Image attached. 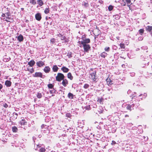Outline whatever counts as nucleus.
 I'll return each mask as SVG.
<instances>
[{
    "label": "nucleus",
    "instance_id": "17",
    "mask_svg": "<svg viewBox=\"0 0 152 152\" xmlns=\"http://www.w3.org/2000/svg\"><path fill=\"white\" fill-rule=\"evenodd\" d=\"M152 30V26H147L146 27V30L149 32H151Z\"/></svg>",
    "mask_w": 152,
    "mask_h": 152
},
{
    "label": "nucleus",
    "instance_id": "47",
    "mask_svg": "<svg viewBox=\"0 0 152 152\" xmlns=\"http://www.w3.org/2000/svg\"><path fill=\"white\" fill-rule=\"evenodd\" d=\"M5 16H6L5 13V14L3 13V14L1 15V16L2 17H4V18H3V19H5Z\"/></svg>",
    "mask_w": 152,
    "mask_h": 152
},
{
    "label": "nucleus",
    "instance_id": "45",
    "mask_svg": "<svg viewBox=\"0 0 152 152\" xmlns=\"http://www.w3.org/2000/svg\"><path fill=\"white\" fill-rule=\"evenodd\" d=\"M37 148L35 149V150H36V151L37 150H38V149L39 148L41 147V146L40 145H38H38H37Z\"/></svg>",
    "mask_w": 152,
    "mask_h": 152
},
{
    "label": "nucleus",
    "instance_id": "37",
    "mask_svg": "<svg viewBox=\"0 0 152 152\" xmlns=\"http://www.w3.org/2000/svg\"><path fill=\"white\" fill-rule=\"evenodd\" d=\"M113 9V6L110 5L108 7V10L109 11H112Z\"/></svg>",
    "mask_w": 152,
    "mask_h": 152
},
{
    "label": "nucleus",
    "instance_id": "40",
    "mask_svg": "<svg viewBox=\"0 0 152 152\" xmlns=\"http://www.w3.org/2000/svg\"><path fill=\"white\" fill-rule=\"evenodd\" d=\"M107 83H108L109 84H110V85L112 84V82H111V80H110V79H107Z\"/></svg>",
    "mask_w": 152,
    "mask_h": 152
},
{
    "label": "nucleus",
    "instance_id": "54",
    "mask_svg": "<svg viewBox=\"0 0 152 152\" xmlns=\"http://www.w3.org/2000/svg\"><path fill=\"white\" fill-rule=\"evenodd\" d=\"M89 107V109H88V110H90V106H87V107Z\"/></svg>",
    "mask_w": 152,
    "mask_h": 152
},
{
    "label": "nucleus",
    "instance_id": "11",
    "mask_svg": "<svg viewBox=\"0 0 152 152\" xmlns=\"http://www.w3.org/2000/svg\"><path fill=\"white\" fill-rule=\"evenodd\" d=\"M61 69L62 71L64 72V73H67L68 72L69 70V69L64 66L62 67V68H61Z\"/></svg>",
    "mask_w": 152,
    "mask_h": 152
},
{
    "label": "nucleus",
    "instance_id": "56",
    "mask_svg": "<svg viewBox=\"0 0 152 152\" xmlns=\"http://www.w3.org/2000/svg\"><path fill=\"white\" fill-rule=\"evenodd\" d=\"M125 66L124 64H122V67H123V66Z\"/></svg>",
    "mask_w": 152,
    "mask_h": 152
},
{
    "label": "nucleus",
    "instance_id": "21",
    "mask_svg": "<svg viewBox=\"0 0 152 152\" xmlns=\"http://www.w3.org/2000/svg\"><path fill=\"white\" fill-rule=\"evenodd\" d=\"M12 130L13 132H17L18 131V129L16 126H14L12 127Z\"/></svg>",
    "mask_w": 152,
    "mask_h": 152
},
{
    "label": "nucleus",
    "instance_id": "18",
    "mask_svg": "<svg viewBox=\"0 0 152 152\" xmlns=\"http://www.w3.org/2000/svg\"><path fill=\"white\" fill-rule=\"evenodd\" d=\"M58 68L57 66L56 65H53L52 68V69L54 72H57L58 69Z\"/></svg>",
    "mask_w": 152,
    "mask_h": 152
},
{
    "label": "nucleus",
    "instance_id": "20",
    "mask_svg": "<svg viewBox=\"0 0 152 152\" xmlns=\"http://www.w3.org/2000/svg\"><path fill=\"white\" fill-rule=\"evenodd\" d=\"M37 2L40 7L42 6L44 4L42 0H38L37 1Z\"/></svg>",
    "mask_w": 152,
    "mask_h": 152
},
{
    "label": "nucleus",
    "instance_id": "19",
    "mask_svg": "<svg viewBox=\"0 0 152 152\" xmlns=\"http://www.w3.org/2000/svg\"><path fill=\"white\" fill-rule=\"evenodd\" d=\"M104 100V99L101 98H98L97 100V102H99L100 104H103Z\"/></svg>",
    "mask_w": 152,
    "mask_h": 152
},
{
    "label": "nucleus",
    "instance_id": "24",
    "mask_svg": "<svg viewBox=\"0 0 152 152\" xmlns=\"http://www.w3.org/2000/svg\"><path fill=\"white\" fill-rule=\"evenodd\" d=\"M68 97L69 99H73L74 98V95L72 94L69 92L68 94Z\"/></svg>",
    "mask_w": 152,
    "mask_h": 152
},
{
    "label": "nucleus",
    "instance_id": "60",
    "mask_svg": "<svg viewBox=\"0 0 152 152\" xmlns=\"http://www.w3.org/2000/svg\"><path fill=\"white\" fill-rule=\"evenodd\" d=\"M59 35L61 36V35H62V34H59Z\"/></svg>",
    "mask_w": 152,
    "mask_h": 152
},
{
    "label": "nucleus",
    "instance_id": "52",
    "mask_svg": "<svg viewBox=\"0 0 152 152\" xmlns=\"http://www.w3.org/2000/svg\"><path fill=\"white\" fill-rule=\"evenodd\" d=\"M125 117H129V115H125Z\"/></svg>",
    "mask_w": 152,
    "mask_h": 152
},
{
    "label": "nucleus",
    "instance_id": "1",
    "mask_svg": "<svg viewBox=\"0 0 152 152\" xmlns=\"http://www.w3.org/2000/svg\"><path fill=\"white\" fill-rule=\"evenodd\" d=\"M90 40L89 38L83 39L81 41H78V43L80 45H82L84 52L88 53L91 48L90 45L88 44L90 42Z\"/></svg>",
    "mask_w": 152,
    "mask_h": 152
},
{
    "label": "nucleus",
    "instance_id": "25",
    "mask_svg": "<svg viewBox=\"0 0 152 152\" xmlns=\"http://www.w3.org/2000/svg\"><path fill=\"white\" fill-rule=\"evenodd\" d=\"M107 53L104 52L102 53L100 55V56L102 57L105 58V57L107 56Z\"/></svg>",
    "mask_w": 152,
    "mask_h": 152
},
{
    "label": "nucleus",
    "instance_id": "36",
    "mask_svg": "<svg viewBox=\"0 0 152 152\" xmlns=\"http://www.w3.org/2000/svg\"><path fill=\"white\" fill-rule=\"evenodd\" d=\"M30 3L33 5H35L36 4L35 0H30Z\"/></svg>",
    "mask_w": 152,
    "mask_h": 152
},
{
    "label": "nucleus",
    "instance_id": "48",
    "mask_svg": "<svg viewBox=\"0 0 152 152\" xmlns=\"http://www.w3.org/2000/svg\"><path fill=\"white\" fill-rule=\"evenodd\" d=\"M116 144V142L115 141H113V140L112 141V142L111 143V144L113 145H115V144Z\"/></svg>",
    "mask_w": 152,
    "mask_h": 152
},
{
    "label": "nucleus",
    "instance_id": "58",
    "mask_svg": "<svg viewBox=\"0 0 152 152\" xmlns=\"http://www.w3.org/2000/svg\"><path fill=\"white\" fill-rule=\"evenodd\" d=\"M151 0V3H152V0Z\"/></svg>",
    "mask_w": 152,
    "mask_h": 152
},
{
    "label": "nucleus",
    "instance_id": "16",
    "mask_svg": "<svg viewBox=\"0 0 152 152\" xmlns=\"http://www.w3.org/2000/svg\"><path fill=\"white\" fill-rule=\"evenodd\" d=\"M27 122L25 119H22L20 122V124L21 125H25L27 124Z\"/></svg>",
    "mask_w": 152,
    "mask_h": 152
},
{
    "label": "nucleus",
    "instance_id": "13",
    "mask_svg": "<svg viewBox=\"0 0 152 152\" xmlns=\"http://www.w3.org/2000/svg\"><path fill=\"white\" fill-rule=\"evenodd\" d=\"M41 128L42 129H44V131L45 132H44V133H46V132H45V131L46 130H48V128L47 126L46 125H45L44 124H42L41 126Z\"/></svg>",
    "mask_w": 152,
    "mask_h": 152
},
{
    "label": "nucleus",
    "instance_id": "51",
    "mask_svg": "<svg viewBox=\"0 0 152 152\" xmlns=\"http://www.w3.org/2000/svg\"><path fill=\"white\" fill-rule=\"evenodd\" d=\"M127 6L129 7V8H130V6H131V4H127Z\"/></svg>",
    "mask_w": 152,
    "mask_h": 152
},
{
    "label": "nucleus",
    "instance_id": "30",
    "mask_svg": "<svg viewBox=\"0 0 152 152\" xmlns=\"http://www.w3.org/2000/svg\"><path fill=\"white\" fill-rule=\"evenodd\" d=\"M27 70L29 71L31 73H33L34 72V69L33 68L30 69L28 68H27Z\"/></svg>",
    "mask_w": 152,
    "mask_h": 152
},
{
    "label": "nucleus",
    "instance_id": "2",
    "mask_svg": "<svg viewBox=\"0 0 152 152\" xmlns=\"http://www.w3.org/2000/svg\"><path fill=\"white\" fill-rule=\"evenodd\" d=\"M90 70L93 72L90 74V75L91 76V78L93 80V81H95L96 79V71L93 68H91Z\"/></svg>",
    "mask_w": 152,
    "mask_h": 152
},
{
    "label": "nucleus",
    "instance_id": "7",
    "mask_svg": "<svg viewBox=\"0 0 152 152\" xmlns=\"http://www.w3.org/2000/svg\"><path fill=\"white\" fill-rule=\"evenodd\" d=\"M35 17L36 20L38 21H40L42 18L41 14L39 13H37L35 15Z\"/></svg>",
    "mask_w": 152,
    "mask_h": 152
},
{
    "label": "nucleus",
    "instance_id": "27",
    "mask_svg": "<svg viewBox=\"0 0 152 152\" xmlns=\"http://www.w3.org/2000/svg\"><path fill=\"white\" fill-rule=\"evenodd\" d=\"M119 45L121 49H125V46L124 44L120 43Z\"/></svg>",
    "mask_w": 152,
    "mask_h": 152
},
{
    "label": "nucleus",
    "instance_id": "53",
    "mask_svg": "<svg viewBox=\"0 0 152 152\" xmlns=\"http://www.w3.org/2000/svg\"><path fill=\"white\" fill-rule=\"evenodd\" d=\"M21 10H22V11H23L24 10V8H21Z\"/></svg>",
    "mask_w": 152,
    "mask_h": 152
},
{
    "label": "nucleus",
    "instance_id": "3",
    "mask_svg": "<svg viewBox=\"0 0 152 152\" xmlns=\"http://www.w3.org/2000/svg\"><path fill=\"white\" fill-rule=\"evenodd\" d=\"M65 78V76L64 74L61 73H58L56 77V80L58 82H60Z\"/></svg>",
    "mask_w": 152,
    "mask_h": 152
},
{
    "label": "nucleus",
    "instance_id": "31",
    "mask_svg": "<svg viewBox=\"0 0 152 152\" xmlns=\"http://www.w3.org/2000/svg\"><path fill=\"white\" fill-rule=\"evenodd\" d=\"M54 85L52 84H49L48 85V88L50 89H52L53 88Z\"/></svg>",
    "mask_w": 152,
    "mask_h": 152
},
{
    "label": "nucleus",
    "instance_id": "39",
    "mask_svg": "<svg viewBox=\"0 0 152 152\" xmlns=\"http://www.w3.org/2000/svg\"><path fill=\"white\" fill-rule=\"evenodd\" d=\"M66 116L67 118H70L71 116V115L70 113H67L66 114Z\"/></svg>",
    "mask_w": 152,
    "mask_h": 152
},
{
    "label": "nucleus",
    "instance_id": "38",
    "mask_svg": "<svg viewBox=\"0 0 152 152\" xmlns=\"http://www.w3.org/2000/svg\"><path fill=\"white\" fill-rule=\"evenodd\" d=\"M89 87V86L88 84H85L83 88L85 89L88 88Z\"/></svg>",
    "mask_w": 152,
    "mask_h": 152
},
{
    "label": "nucleus",
    "instance_id": "9",
    "mask_svg": "<svg viewBox=\"0 0 152 152\" xmlns=\"http://www.w3.org/2000/svg\"><path fill=\"white\" fill-rule=\"evenodd\" d=\"M43 70L45 73H48L50 71V69L49 66H46L44 68Z\"/></svg>",
    "mask_w": 152,
    "mask_h": 152
},
{
    "label": "nucleus",
    "instance_id": "62",
    "mask_svg": "<svg viewBox=\"0 0 152 152\" xmlns=\"http://www.w3.org/2000/svg\"><path fill=\"white\" fill-rule=\"evenodd\" d=\"M15 118L16 119L17 118V117H16Z\"/></svg>",
    "mask_w": 152,
    "mask_h": 152
},
{
    "label": "nucleus",
    "instance_id": "50",
    "mask_svg": "<svg viewBox=\"0 0 152 152\" xmlns=\"http://www.w3.org/2000/svg\"><path fill=\"white\" fill-rule=\"evenodd\" d=\"M134 104H132L131 105V106L132 107V108H133L134 106Z\"/></svg>",
    "mask_w": 152,
    "mask_h": 152
},
{
    "label": "nucleus",
    "instance_id": "6",
    "mask_svg": "<svg viewBox=\"0 0 152 152\" xmlns=\"http://www.w3.org/2000/svg\"><path fill=\"white\" fill-rule=\"evenodd\" d=\"M33 76L36 77L43 78V75L41 72H36L33 75Z\"/></svg>",
    "mask_w": 152,
    "mask_h": 152
},
{
    "label": "nucleus",
    "instance_id": "44",
    "mask_svg": "<svg viewBox=\"0 0 152 152\" xmlns=\"http://www.w3.org/2000/svg\"><path fill=\"white\" fill-rule=\"evenodd\" d=\"M114 16L115 17V18L116 19L118 20L119 18V17L118 15H115Z\"/></svg>",
    "mask_w": 152,
    "mask_h": 152
},
{
    "label": "nucleus",
    "instance_id": "32",
    "mask_svg": "<svg viewBox=\"0 0 152 152\" xmlns=\"http://www.w3.org/2000/svg\"><path fill=\"white\" fill-rule=\"evenodd\" d=\"M61 40H65V42H66L67 41L66 40V37L65 36H63L62 35H61Z\"/></svg>",
    "mask_w": 152,
    "mask_h": 152
},
{
    "label": "nucleus",
    "instance_id": "29",
    "mask_svg": "<svg viewBox=\"0 0 152 152\" xmlns=\"http://www.w3.org/2000/svg\"><path fill=\"white\" fill-rule=\"evenodd\" d=\"M144 30L143 29H140L139 30V34L141 35H142L144 33Z\"/></svg>",
    "mask_w": 152,
    "mask_h": 152
},
{
    "label": "nucleus",
    "instance_id": "59",
    "mask_svg": "<svg viewBox=\"0 0 152 152\" xmlns=\"http://www.w3.org/2000/svg\"><path fill=\"white\" fill-rule=\"evenodd\" d=\"M86 109H88H88H89V108H88V107H86Z\"/></svg>",
    "mask_w": 152,
    "mask_h": 152
},
{
    "label": "nucleus",
    "instance_id": "43",
    "mask_svg": "<svg viewBox=\"0 0 152 152\" xmlns=\"http://www.w3.org/2000/svg\"><path fill=\"white\" fill-rule=\"evenodd\" d=\"M127 4H130L131 3V0H125Z\"/></svg>",
    "mask_w": 152,
    "mask_h": 152
},
{
    "label": "nucleus",
    "instance_id": "42",
    "mask_svg": "<svg viewBox=\"0 0 152 152\" xmlns=\"http://www.w3.org/2000/svg\"><path fill=\"white\" fill-rule=\"evenodd\" d=\"M55 39L54 38L52 39H51V40H50V42L52 43L53 44V43H54L55 42Z\"/></svg>",
    "mask_w": 152,
    "mask_h": 152
},
{
    "label": "nucleus",
    "instance_id": "4",
    "mask_svg": "<svg viewBox=\"0 0 152 152\" xmlns=\"http://www.w3.org/2000/svg\"><path fill=\"white\" fill-rule=\"evenodd\" d=\"M5 14L6 19H5V21L7 22H11L13 21V19L11 18V14L9 11H8V12H6Z\"/></svg>",
    "mask_w": 152,
    "mask_h": 152
},
{
    "label": "nucleus",
    "instance_id": "33",
    "mask_svg": "<svg viewBox=\"0 0 152 152\" xmlns=\"http://www.w3.org/2000/svg\"><path fill=\"white\" fill-rule=\"evenodd\" d=\"M72 53L71 52H69L67 54V56H68V58H70L72 57Z\"/></svg>",
    "mask_w": 152,
    "mask_h": 152
},
{
    "label": "nucleus",
    "instance_id": "8",
    "mask_svg": "<svg viewBox=\"0 0 152 152\" xmlns=\"http://www.w3.org/2000/svg\"><path fill=\"white\" fill-rule=\"evenodd\" d=\"M61 84L64 87H65L68 84V81L67 79H64L62 80Z\"/></svg>",
    "mask_w": 152,
    "mask_h": 152
},
{
    "label": "nucleus",
    "instance_id": "23",
    "mask_svg": "<svg viewBox=\"0 0 152 152\" xmlns=\"http://www.w3.org/2000/svg\"><path fill=\"white\" fill-rule=\"evenodd\" d=\"M48 8H46L44 10V13L45 14H48L50 12V9L48 6H47Z\"/></svg>",
    "mask_w": 152,
    "mask_h": 152
},
{
    "label": "nucleus",
    "instance_id": "55",
    "mask_svg": "<svg viewBox=\"0 0 152 152\" xmlns=\"http://www.w3.org/2000/svg\"><path fill=\"white\" fill-rule=\"evenodd\" d=\"M151 32V33H150L151 34V36H152V32H151H151Z\"/></svg>",
    "mask_w": 152,
    "mask_h": 152
},
{
    "label": "nucleus",
    "instance_id": "22",
    "mask_svg": "<svg viewBox=\"0 0 152 152\" xmlns=\"http://www.w3.org/2000/svg\"><path fill=\"white\" fill-rule=\"evenodd\" d=\"M67 77L70 80H72L73 79V77L70 72H69L67 74Z\"/></svg>",
    "mask_w": 152,
    "mask_h": 152
},
{
    "label": "nucleus",
    "instance_id": "46",
    "mask_svg": "<svg viewBox=\"0 0 152 152\" xmlns=\"http://www.w3.org/2000/svg\"><path fill=\"white\" fill-rule=\"evenodd\" d=\"M3 106L5 108H7L8 107V105L6 103H5L3 104Z\"/></svg>",
    "mask_w": 152,
    "mask_h": 152
},
{
    "label": "nucleus",
    "instance_id": "26",
    "mask_svg": "<svg viewBox=\"0 0 152 152\" xmlns=\"http://www.w3.org/2000/svg\"><path fill=\"white\" fill-rule=\"evenodd\" d=\"M37 96L38 98L40 99L42 97V95L41 93L39 92L37 93Z\"/></svg>",
    "mask_w": 152,
    "mask_h": 152
},
{
    "label": "nucleus",
    "instance_id": "5",
    "mask_svg": "<svg viewBox=\"0 0 152 152\" xmlns=\"http://www.w3.org/2000/svg\"><path fill=\"white\" fill-rule=\"evenodd\" d=\"M97 28V27L96 26V28L94 29L93 31L94 34L95 35V39H96V38H97L98 36L101 33L99 28Z\"/></svg>",
    "mask_w": 152,
    "mask_h": 152
},
{
    "label": "nucleus",
    "instance_id": "61",
    "mask_svg": "<svg viewBox=\"0 0 152 152\" xmlns=\"http://www.w3.org/2000/svg\"><path fill=\"white\" fill-rule=\"evenodd\" d=\"M28 21V20H26V22H27Z\"/></svg>",
    "mask_w": 152,
    "mask_h": 152
},
{
    "label": "nucleus",
    "instance_id": "34",
    "mask_svg": "<svg viewBox=\"0 0 152 152\" xmlns=\"http://www.w3.org/2000/svg\"><path fill=\"white\" fill-rule=\"evenodd\" d=\"M46 149L45 148L42 147L39 149V151L40 152H45Z\"/></svg>",
    "mask_w": 152,
    "mask_h": 152
},
{
    "label": "nucleus",
    "instance_id": "35",
    "mask_svg": "<svg viewBox=\"0 0 152 152\" xmlns=\"http://www.w3.org/2000/svg\"><path fill=\"white\" fill-rule=\"evenodd\" d=\"M121 4L122 6H125L126 5V2L124 0H121Z\"/></svg>",
    "mask_w": 152,
    "mask_h": 152
},
{
    "label": "nucleus",
    "instance_id": "14",
    "mask_svg": "<svg viewBox=\"0 0 152 152\" xmlns=\"http://www.w3.org/2000/svg\"><path fill=\"white\" fill-rule=\"evenodd\" d=\"M35 64V62L34 60H31L28 63V65L32 67Z\"/></svg>",
    "mask_w": 152,
    "mask_h": 152
},
{
    "label": "nucleus",
    "instance_id": "49",
    "mask_svg": "<svg viewBox=\"0 0 152 152\" xmlns=\"http://www.w3.org/2000/svg\"><path fill=\"white\" fill-rule=\"evenodd\" d=\"M2 88H3L2 85L0 83V91Z\"/></svg>",
    "mask_w": 152,
    "mask_h": 152
},
{
    "label": "nucleus",
    "instance_id": "15",
    "mask_svg": "<svg viewBox=\"0 0 152 152\" xmlns=\"http://www.w3.org/2000/svg\"><path fill=\"white\" fill-rule=\"evenodd\" d=\"M17 39L19 42H21L23 40V37L22 35L20 34L18 36Z\"/></svg>",
    "mask_w": 152,
    "mask_h": 152
},
{
    "label": "nucleus",
    "instance_id": "10",
    "mask_svg": "<svg viewBox=\"0 0 152 152\" xmlns=\"http://www.w3.org/2000/svg\"><path fill=\"white\" fill-rule=\"evenodd\" d=\"M37 65L39 67L43 66L45 65L44 62L42 61H39L36 63Z\"/></svg>",
    "mask_w": 152,
    "mask_h": 152
},
{
    "label": "nucleus",
    "instance_id": "57",
    "mask_svg": "<svg viewBox=\"0 0 152 152\" xmlns=\"http://www.w3.org/2000/svg\"><path fill=\"white\" fill-rule=\"evenodd\" d=\"M15 115H16L17 116L18 115V114L16 113H15Z\"/></svg>",
    "mask_w": 152,
    "mask_h": 152
},
{
    "label": "nucleus",
    "instance_id": "12",
    "mask_svg": "<svg viewBox=\"0 0 152 152\" xmlns=\"http://www.w3.org/2000/svg\"><path fill=\"white\" fill-rule=\"evenodd\" d=\"M11 84L12 83L10 80H7L5 82V85L7 87H10L11 86Z\"/></svg>",
    "mask_w": 152,
    "mask_h": 152
},
{
    "label": "nucleus",
    "instance_id": "41",
    "mask_svg": "<svg viewBox=\"0 0 152 152\" xmlns=\"http://www.w3.org/2000/svg\"><path fill=\"white\" fill-rule=\"evenodd\" d=\"M110 50V48L109 47H106L104 48V50L108 52Z\"/></svg>",
    "mask_w": 152,
    "mask_h": 152
},
{
    "label": "nucleus",
    "instance_id": "28",
    "mask_svg": "<svg viewBox=\"0 0 152 152\" xmlns=\"http://www.w3.org/2000/svg\"><path fill=\"white\" fill-rule=\"evenodd\" d=\"M126 108L127 109L129 110L130 111H131L132 110V107L130 104H127Z\"/></svg>",
    "mask_w": 152,
    "mask_h": 152
}]
</instances>
